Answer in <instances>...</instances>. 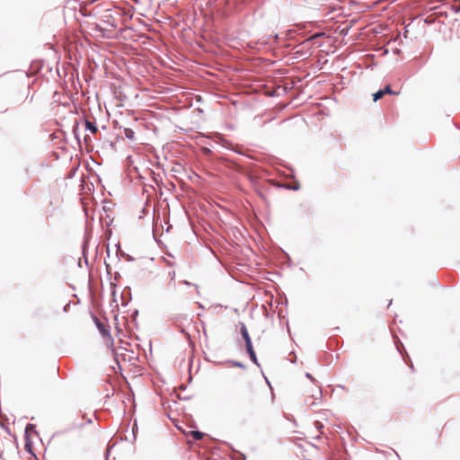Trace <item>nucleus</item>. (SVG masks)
Returning a JSON list of instances; mask_svg holds the SVG:
<instances>
[{"instance_id": "obj_5", "label": "nucleus", "mask_w": 460, "mask_h": 460, "mask_svg": "<svg viewBox=\"0 0 460 460\" xmlns=\"http://www.w3.org/2000/svg\"><path fill=\"white\" fill-rule=\"evenodd\" d=\"M124 135L128 139H134L135 133L131 128H125Z\"/></svg>"}, {"instance_id": "obj_8", "label": "nucleus", "mask_w": 460, "mask_h": 460, "mask_svg": "<svg viewBox=\"0 0 460 460\" xmlns=\"http://www.w3.org/2000/svg\"><path fill=\"white\" fill-rule=\"evenodd\" d=\"M384 93L386 94H398L399 93H395L391 89L390 85H386L384 89H382Z\"/></svg>"}, {"instance_id": "obj_1", "label": "nucleus", "mask_w": 460, "mask_h": 460, "mask_svg": "<svg viewBox=\"0 0 460 460\" xmlns=\"http://www.w3.org/2000/svg\"><path fill=\"white\" fill-rule=\"evenodd\" d=\"M97 327L100 331V332L102 333V335L104 337V338H107L108 341L112 344L113 343V339L108 330V328L102 323H97Z\"/></svg>"}, {"instance_id": "obj_6", "label": "nucleus", "mask_w": 460, "mask_h": 460, "mask_svg": "<svg viewBox=\"0 0 460 460\" xmlns=\"http://www.w3.org/2000/svg\"><path fill=\"white\" fill-rule=\"evenodd\" d=\"M384 95H385V93H384L383 90H379V91H377L376 93H375L373 94V100H374V102H376V101L380 100L381 98H383V97H384Z\"/></svg>"}, {"instance_id": "obj_2", "label": "nucleus", "mask_w": 460, "mask_h": 460, "mask_svg": "<svg viewBox=\"0 0 460 460\" xmlns=\"http://www.w3.org/2000/svg\"><path fill=\"white\" fill-rule=\"evenodd\" d=\"M241 334L243 340L245 341V344H247L248 342H252L248 331L244 325H243L241 328Z\"/></svg>"}, {"instance_id": "obj_7", "label": "nucleus", "mask_w": 460, "mask_h": 460, "mask_svg": "<svg viewBox=\"0 0 460 460\" xmlns=\"http://www.w3.org/2000/svg\"><path fill=\"white\" fill-rule=\"evenodd\" d=\"M86 128H88L89 130H91L93 133H96L97 132V127L95 125H93L92 122L90 121H86Z\"/></svg>"}, {"instance_id": "obj_10", "label": "nucleus", "mask_w": 460, "mask_h": 460, "mask_svg": "<svg viewBox=\"0 0 460 460\" xmlns=\"http://www.w3.org/2000/svg\"><path fill=\"white\" fill-rule=\"evenodd\" d=\"M249 356H250L251 359H252L255 364H257V358H256L255 352H253V353H250V354H249Z\"/></svg>"}, {"instance_id": "obj_4", "label": "nucleus", "mask_w": 460, "mask_h": 460, "mask_svg": "<svg viewBox=\"0 0 460 460\" xmlns=\"http://www.w3.org/2000/svg\"><path fill=\"white\" fill-rule=\"evenodd\" d=\"M318 36H319V34H315V35H314L313 37L308 38V39H307V40H305V41H304L300 46H301L303 49H304V48H308V49H310V48H311V46H312V40H313L314 38L318 37Z\"/></svg>"}, {"instance_id": "obj_9", "label": "nucleus", "mask_w": 460, "mask_h": 460, "mask_svg": "<svg viewBox=\"0 0 460 460\" xmlns=\"http://www.w3.org/2000/svg\"><path fill=\"white\" fill-rule=\"evenodd\" d=\"M245 347L249 354L254 352L252 342H248L247 344H245Z\"/></svg>"}, {"instance_id": "obj_3", "label": "nucleus", "mask_w": 460, "mask_h": 460, "mask_svg": "<svg viewBox=\"0 0 460 460\" xmlns=\"http://www.w3.org/2000/svg\"><path fill=\"white\" fill-rule=\"evenodd\" d=\"M190 436L194 439V440H200L203 438L204 437V434L200 431H198V430H192L190 432Z\"/></svg>"}]
</instances>
